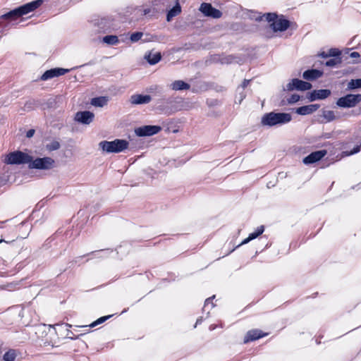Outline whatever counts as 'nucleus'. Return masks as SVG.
Segmentation results:
<instances>
[{
  "label": "nucleus",
  "instance_id": "13",
  "mask_svg": "<svg viewBox=\"0 0 361 361\" xmlns=\"http://www.w3.org/2000/svg\"><path fill=\"white\" fill-rule=\"evenodd\" d=\"M331 94V91L327 89L314 90L309 93L308 99L312 102L317 99H324Z\"/></svg>",
  "mask_w": 361,
  "mask_h": 361
},
{
  "label": "nucleus",
  "instance_id": "2",
  "mask_svg": "<svg viewBox=\"0 0 361 361\" xmlns=\"http://www.w3.org/2000/svg\"><path fill=\"white\" fill-rule=\"evenodd\" d=\"M43 3V0H36L32 2L25 4L4 15L1 16V18L8 20H16L23 15H26L31 11H33L38 7H39Z\"/></svg>",
  "mask_w": 361,
  "mask_h": 361
},
{
  "label": "nucleus",
  "instance_id": "33",
  "mask_svg": "<svg viewBox=\"0 0 361 361\" xmlns=\"http://www.w3.org/2000/svg\"><path fill=\"white\" fill-rule=\"evenodd\" d=\"M111 316H105V317H102L100 318H99L97 320H96L95 322H92L90 326V327H94L96 326L97 325L99 324H102V322H105L107 319H109Z\"/></svg>",
  "mask_w": 361,
  "mask_h": 361
},
{
  "label": "nucleus",
  "instance_id": "37",
  "mask_svg": "<svg viewBox=\"0 0 361 361\" xmlns=\"http://www.w3.org/2000/svg\"><path fill=\"white\" fill-rule=\"evenodd\" d=\"M34 134H35V130L30 129L27 132L26 137L28 138L32 137L34 135Z\"/></svg>",
  "mask_w": 361,
  "mask_h": 361
},
{
  "label": "nucleus",
  "instance_id": "24",
  "mask_svg": "<svg viewBox=\"0 0 361 361\" xmlns=\"http://www.w3.org/2000/svg\"><path fill=\"white\" fill-rule=\"evenodd\" d=\"M17 356L16 352L13 349L7 351L3 356L4 361H14Z\"/></svg>",
  "mask_w": 361,
  "mask_h": 361
},
{
  "label": "nucleus",
  "instance_id": "12",
  "mask_svg": "<svg viewBox=\"0 0 361 361\" xmlns=\"http://www.w3.org/2000/svg\"><path fill=\"white\" fill-rule=\"evenodd\" d=\"M94 117V115L93 113L85 111L76 113L75 119L82 124H90L93 121Z\"/></svg>",
  "mask_w": 361,
  "mask_h": 361
},
{
  "label": "nucleus",
  "instance_id": "17",
  "mask_svg": "<svg viewBox=\"0 0 361 361\" xmlns=\"http://www.w3.org/2000/svg\"><path fill=\"white\" fill-rule=\"evenodd\" d=\"M322 75V72L316 69L307 70L303 73V78L305 80H312L319 78Z\"/></svg>",
  "mask_w": 361,
  "mask_h": 361
},
{
  "label": "nucleus",
  "instance_id": "26",
  "mask_svg": "<svg viewBox=\"0 0 361 361\" xmlns=\"http://www.w3.org/2000/svg\"><path fill=\"white\" fill-rule=\"evenodd\" d=\"M213 7L210 4L203 3L200 6V10L202 12L205 16H209V13H211Z\"/></svg>",
  "mask_w": 361,
  "mask_h": 361
},
{
  "label": "nucleus",
  "instance_id": "3",
  "mask_svg": "<svg viewBox=\"0 0 361 361\" xmlns=\"http://www.w3.org/2000/svg\"><path fill=\"white\" fill-rule=\"evenodd\" d=\"M99 147L106 153H120L128 148L129 142L122 139H116L113 141L104 140L99 143Z\"/></svg>",
  "mask_w": 361,
  "mask_h": 361
},
{
  "label": "nucleus",
  "instance_id": "38",
  "mask_svg": "<svg viewBox=\"0 0 361 361\" xmlns=\"http://www.w3.org/2000/svg\"><path fill=\"white\" fill-rule=\"evenodd\" d=\"M350 56H351L352 58H357V57H359V56H360V54H359V53H358V52L354 51V52H352V53L350 54Z\"/></svg>",
  "mask_w": 361,
  "mask_h": 361
},
{
  "label": "nucleus",
  "instance_id": "7",
  "mask_svg": "<svg viewBox=\"0 0 361 361\" xmlns=\"http://www.w3.org/2000/svg\"><path fill=\"white\" fill-rule=\"evenodd\" d=\"M54 164V160L51 157L37 158L35 160L32 159L29 167L30 169L47 170L51 169Z\"/></svg>",
  "mask_w": 361,
  "mask_h": 361
},
{
  "label": "nucleus",
  "instance_id": "40",
  "mask_svg": "<svg viewBox=\"0 0 361 361\" xmlns=\"http://www.w3.org/2000/svg\"><path fill=\"white\" fill-rule=\"evenodd\" d=\"M210 300H211V298H207L205 300V305H207L209 303H210Z\"/></svg>",
  "mask_w": 361,
  "mask_h": 361
},
{
  "label": "nucleus",
  "instance_id": "9",
  "mask_svg": "<svg viewBox=\"0 0 361 361\" xmlns=\"http://www.w3.org/2000/svg\"><path fill=\"white\" fill-rule=\"evenodd\" d=\"M311 87L312 85L310 82H305L299 79H293L286 85V90L288 91H292L295 89L298 90L304 91L310 90Z\"/></svg>",
  "mask_w": 361,
  "mask_h": 361
},
{
  "label": "nucleus",
  "instance_id": "10",
  "mask_svg": "<svg viewBox=\"0 0 361 361\" xmlns=\"http://www.w3.org/2000/svg\"><path fill=\"white\" fill-rule=\"evenodd\" d=\"M68 72V69L61 68H55L50 70H48L44 73V74L41 76L42 80H47L49 79L58 77L60 75H63L65 73Z\"/></svg>",
  "mask_w": 361,
  "mask_h": 361
},
{
  "label": "nucleus",
  "instance_id": "29",
  "mask_svg": "<svg viewBox=\"0 0 361 361\" xmlns=\"http://www.w3.org/2000/svg\"><path fill=\"white\" fill-rule=\"evenodd\" d=\"M60 144L58 141H52L50 143L47 144L46 146L47 149L49 151H54L59 149Z\"/></svg>",
  "mask_w": 361,
  "mask_h": 361
},
{
  "label": "nucleus",
  "instance_id": "34",
  "mask_svg": "<svg viewBox=\"0 0 361 361\" xmlns=\"http://www.w3.org/2000/svg\"><path fill=\"white\" fill-rule=\"evenodd\" d=\"M209 16L214 18H219L221 16V12L219 10L213 8L211 13H209Z\"/></svg>",
  "mask_w": 361,
  "mask_h": 361
},
{
  "label": "nucleus",
  "instance_id": "11",
  "mask_svg": "<svg viewBox=\"0 0 361 361\" xmlns=\"http://www.w3.org/2000/svg\"><path fill=\"white\" fill-rule=\"evenodd\" d=\"M326 154V150H319L312 152L310 154L304 158L303 163L305 164H314L321 160Z\"/></svg>",
  "mask_w": 361,
  "mask_h": 361
},
{
  "label": "nucleus",
  "instance_id": "15",
  "mask_svg": "<svg viewBox=\"0 0 361 361\" xmlns=\"http://www.w3.org/2000/svg\"><path fill=\"white\" fill-rule=\"evenodd\" d=\"M267 335V334H263L260 330L258 329L249 331L244 338V343H247L250 341L257 340Z\"/></svg>",
  "mask_w": 361,
  "mask_h": 361
},
{
  "label": "nucleus",
  "instance_id": "23",
  "mask_svg": "<svg viewBox=\"0 0 361 361\" xmlns=\"http://www.w3.org/2000/svg\"><path fill=\"white\" fill-rule=\"evenodd\" d=\"M102 41L103 42L111 45H114L118 43V37L116 35H106L103 37Z\"/></svg>",
  "mask_w": 361,
  "mask_h": 361
},
{
  "label": "nucleus",
  "instance_id": "27",
  "mask_svg": "<svg viewBox=\"0 0 361 361\" xmlns=\"http://www.w3.org/2000/svg\"><path fill=\"white\" fill-rule=\"evenodd\" d=\"M38 104L37 101L35 100H29L27 101L24 106V109L26 111H31L34 109V108Z\"/></svg>",
  "mask_w": 361,
  "mask_h": 361
},
{
  "label": "nucleus",
  "instance_id": "21",
  "mask_svg": "<svg viewBox=\"0 0 361 361\" xmlns=\"http://www.w3.org/2000/svg\"><path fill=\"white\" fill-rule=\"evenodd\" d=\"M264 229L263 226H259V228H257L255 232L250 233L249 236L241 243V245L246 244L249 243L250 240L256 238L264 232Z\"/></svg>",
  "mask_w": 361,
  "mask_h": 361
},
{
  "label": "nucleus",
  "instance_id": "25",
  "mask_svg": "<svg viewBox=\"0 0 361 361\" xmlns=\"http://www.w3.org/2000/svg\"><path fill=\"white\" fill-rule=\"evenodd\" d=\"M360 87H361V78L351 80L348 83V90H354V89L360 88Z\"/></svg>",
  "mask_w": 361,
  "mask_h": 361
},
{
  "label": "nucleus",
  "instance_id": "18",
  "mask_svg": "<svg viewBox=\"0 0 361 361\" xmlns=\"http://www.w3.org/2000/svg\"><path fill=\"white\" fill-rule=\"evenodd\" d=\"M170 87L173 90H188L190 85L183 80H176L170 85Z\"/></svg>",
  "mask_w": 361,
  "mask_h": 361
},
{
  "label": "nucleus",
  "instance_id": "42",
  "mask_svg": "<svg viewBox=\"0 0 361 361\" xmlns=\"http://www.w3.org/2000/svg\"><path fill=\"white\" fill-rule=\"evenodd\" d=\"M2 242V240H0V243Z\"/></svg>",
  "mask_w": 361,
  "mask_h": 361
},
{
  "label": "nucleus",
  "instance_id": "8",
  "mask_svg": "<svg viewBox=\"0 0 361 361\" xmlns=\"http://www.w3.org/2000/svg\"><path fill=\"white\" fill-rule=\"evenodd\" d=\"M161 128L159 126H143L135 129V133L140 137L152 136L159 133Z\"/></svg>",
  "mask_w": 361,
  "mask_h": 361
},
{
  "label": "nucleus",
  "instance_id": "36",
  "mask_svg": "<svg viewBox=\"0 0 361 361\" xmlns=\"http://www.w3.org/2000/svg\"><path fill=\"white\" fill-rule=\"evenodd\" d=\"M360 146H356L355 147H354L353 150L350 152L349 153H348L347 155H351V154H355V153L360 152Z\"/></svg>",
  "mask_w": 361,
  "mask_h": 361
},
{
  "label": "nucleus",
  "instance_id": "20",
  "mask_svg": "<svg viewBox=\"0 0 361 361\" xmlns=\"http://www.w3.org/2000/svg\"><path fill=\"white\" fill-rule=\"evenodd\" d=\"M108 99L106 97H99L93 98L91 104L94 106L103 107L107 104Z\"/></svg>",
  "mask_w": 361,
  "mask_h": 361
},
{
  "label": "nucleus",
  "instance_id": "22",
  "mask_svg": "<svg viewBox=\"0 0 361 361\" xmlns=\"http://www.w3.org/2000/svg\"><path fill=\"white\" fill-rule=\"evenodd\" d=\"M180 6L178 4V3H177L176 5L169 11L167 14V20L170 21L172 18L176 16L178 14L180 13Z\"/></svg>",
  "mask_w": 361,
  "mask_h": 361
},
{
  "label": "nucleus",
  "instance_id": "35",
  "mask_svg": "<svg viewBox=\"0 0 361 361\" xmlns=\"http://www.w3.org/2000/svg\"><path fill=\"white\" fill-rule=\"evenodd\" d=\"M299 99H300V96L298 94H293L290 96V98L288 99V102L289 104H294V103L297 102L298 101H299Z\"/></svg>",
  "mask_w": 361,
  "mask_h": 361
},
{
  "label": "nucleus",
  "instance_id": "30",
  "mask_svg": "<svg viewBox=\"0 0 361 361\" xmlns=\"http://www.w3.org/2000/svg\"><path fill=\"white\" fill-rule=\"evenodd\" d=\"M340 55V51L336 49H331L329 51L328 54H325L324 52H322L321 54V56L323 57H328V56H338Z\"/></svg>",
  "mask_w": 361,
  "mask_h": 361
},
{
  "label": "nucleus",
  "instance_id": "4",
  "mask_svg": "<svg viewBox=\"0 0 361 361\" xmlns=\"http://www.w3.org/2000/svg\"><path fill=\"white\" fill-rule=\"evenodd\" d=\"M266 20L270 23V27L274 32H283L289 27V21L283 18H279L275 13L264 15Z\"/></svg>",
  "mask_w": 361,
  "mask_h": 361
},
{
  "label": "nucleus",
  "instance_id": "32",
  "mask_svg": "<svg viewBox=\"0 0 361 361\" xmlns=\"http://www.w3.org/2000/svg\"><path fill=\"white\" fill-rule=\"evenodd\" d=\"M341 62V60L338 58L331 59L326 61L325 64L326 66L333 67Z\"/></svg>",
  "mask_w": 361,
  "mask_h": 361
},
{
  "label": "nucleus",
  "instance_id": "6",
  "mask_svg": "<svg viewBox=\"0 0 361 361\" xmlns=\"http://www.w3.org/2000/svg\"><path fill=\"white\" fill-rule=\"evenodd\" d=\"M361 102V94H349L345 97H342L337 100L336 104L338 106L344 108H350L357 105Z\"/></svg>",
  "mask_w": 361,
  "mask_h": 361
},
{
  "label": "nucleus",
  "instance_id": "28",
  "mask_svg": "<svg viewBox=\"0 0 361 361\" xmlns=\"http://www.w3.org/2000/svg\"><path fill=\"white\" fill-rule=\"evenodd\" d=\"M323 116L327 121H331L336 118L333 111H324Z\"/></svg>",
  "mask_w": 361,
  "mask_h": 361
},
{
  "label": "nucleus",
  "instance_id": "19",
  "mask_svg": "<svg viewBox=\"0 0 361 361\" xmlns=\"http://www.w3.org/2000/svg\"><path fill=\"white\" fill-rule=\"evenodd\" d=\"M145 58L147 59L149 63L154 65L161 60V56L160 52H149L147 55H145Z\"/></svg>",
  "mask_w": 361,
  "mask_h": 361
},
{
  "label": "nucleus",
  "instance_id": "16",
  "mask_svg": "<svg viewBox=\"0 0 361 361\" xmlns=\"http://www.w3.org/2000/svg\"><path fill=\"white\" fill-rule=\"evenodd\" d=\"M318 108L317 104H310L296 109L295 112L300 115H307L314 112Z\"/></svg>",
  "mask_w": 361,
  "mask_h": 361
},
{
  "label": "nucleus",
  "instance_id": "1",
  "mask_svg": "<svg viewBox=\"0 0 361 361\" xmlns=\"http://www.w3.org/2000/svg\"><path fill=\"white\" fill-rule=\"evenodd\" d=\"M292 120V116L289 113L269 112L263 115L261 118V124L263 126L273 127L288 123Z\"/></svg>",
  "mask_w": 361,
  "mask_h": 361
},
{
  "label": "nucleus",
  "instance_id": "39",
  "mask_svg": "<svg viewBox=\"0 0 361 361\" xmlns=\"http://www.w3.org/2000/svg\"><path fill=\"white\" fill-rule=\"evenodd\" d=\"M249 81H250V80H245L243 81V82L242 83V85H241V87H242L243 89H244V88H245V87L248 85Z\"/></svg>",
  "mask_w": 361,
  "mask_h": 361
},
{
  "label": "nucleus",
  "instance_id": "5",
  "mask_svg": "<svg viewBox=\"0 0 361 361\" xmlns=\"http://www.w3.org/2000/svg\"><path fill=\"white\" fill-rule=\"evenodd\" d=\"M31 161L32 157L21 151H15L8 154L4 159V162L7 164H30Z\"/></svg>",
  "mask_w": 361,
  "mask_h": 361
},
{
  "label": "nucleus",
  "instance_id": "31",
  "mask_svg": "<svg viewBox=\"0 0 361 361\" xmlns=\"http://www.w3.org/2000/svg\"><path fill=\"white\" fill-rule=\"evenodd\" d=\"M142 35H143V33L141 32H134L130 35V41L132 42H136L139 41L140 39H141Z\"/></svg>",
  "mask_w": 361,
  "mask_h": 361
},
{
  "label": "nucleus",
  "instance_id": "41",
  "mask_svg": "<svg viewBox=\"0 0 361 361\" xmlns=\"http://www.w3.org/2000/svg\"><path fill=\"white\" fill-rule=\"evenodd\" d=\"M149 12V10L145 9V10L144 11V14H145V15H146V14H147Z\"/></svg>",
  "mask_w": 361,
  "mask_h": 361
},
{
  "label": "nucleus",
  "instance_id": "14",
  "mask_svg": "<svg viewBox=\"0 0 361 361\" xmlns=\"http://www.w3.org/2000/svg\"><path fill=\"white\" fill-rule=\"evenodd\" d=\"M152 97L148 94H133L130 98V102L133 105L148 104L151 102Z\"/></svg>",
  "mask_w": 361,
  "mask_h": 361
}]
</instances>
